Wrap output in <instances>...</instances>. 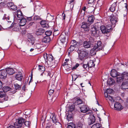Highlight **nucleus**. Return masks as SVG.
Masks as SVG:
<instances>
[{"instance_id": "16", "label": "nucleus", "mask_w": 128, "mask_h": 128, "mask_svg": "<svg viewBox=\"0 0 128 128\" xmlns=\"http://www.w3.org/2000/svg\"><path fill=\"white\" fill-rule=\"evenodd\" d=\"M105 96L106 98V100L108 101L109 100L112 102H114V100L111 96L108 95L107 94H106L105 93Z\"/></svg>"}, {"instance_id": "17", "label": "nucleus", "mask_w": 128, "mask_h": 128, "mask_svg": "<svg viewBox=\"0 0 128 128\" xmlns=\"http://www.w3.org/2000/svg\"><path fill=\"white\" fill-rule=\"evenodd\" d=\"M105 96L106 98V100L108 101L109 100L112 102H114V100L111 96L108 95L107 94H106L105 93Z\"/></svg>"}, {"instance_id": "12", "label": "nucleus", "mask_w": 128, "mask_h": 128, "mask_svg": "<svg viewBox=\"0 0 128 128\" xmlns=\"http://www.w3.org/2000/svg\"><path fill=\"white\" fill-rule=\"evenodd\" d=\"M74 102L76 105L80 104L82 103V100L79 98L76 97L73 99Z\"/></svg>"}, {"instance_id": "46", "label": "nucleus", "mask_w": 128, "mask_h": 128, "mask_svg": "<svg viewBox=\"0 0 128 128\" xmlns=\"http://www.w3.org/2000/svg\"><path fill=\"white\" fill-rule=\"evenodd\" d=\"M75 47H74L72 45H71L70 48L68 49V50L70 51V52H72L75 49Z\"/></svg>"}, {"instance_id": "52", "label": "nucleus", "mask_w": 128, "mask_h": 128, "mask_svg": "<svg viewBox=\"0 0 128 128\" xmlns=\"http://www.w3.org/2000/svg\"><path fill=\"white\" fill-rule=\"evenodd\" d=\"M17 8V6L14 4L10 8L13 10H16Z\"/></svg>"}, {"instance_id": "32", "label": "nucleus", "mask_w": 128, "mask_h": 128, "mask_svg": "<svg viewBox=\"0 0 128 128\" xmlns=\"http://www.w3.org/2000/svg\"><path fill=\"white\" fill-rule=\"evenodd\" d=\"M94 16L92 15L88 17V21L90 24H92L94 22Z\"/></svg>"}, {"instance_id": "34", "label": "nucleus", "mask_w": 128, "mask_h": 128, "mask_svg": "<svg viewBox=\"0 0 128 128\" xmlns=\"http://www.w3.org/2000/svg\"><path fill=\"white\" fill-rule=\"evenodd\" d=\"M37 67L38 70L41 72H44L45 70V67L43 66L39 65Z\"/></svg>"}, {"instance_id": "64", "label": "nucleus", "mask_w": 128, "mask_h": 128, "mask_svg": "<svg viewBox=\"0 0 128 128\" xmlns=\"http://www.w3.org/2000/svg\"><path fill=\"white\" fill-rule=\"evenodd\" d=\"M2 87V82L0 80V89Z\"/></svg>"}, {"instance_id": "26", "label": "nucleus", "mask_w": 128, "mask_h": 128, "mask_svg": "<svg viewBox=\"0 0 128 128\" xmlns=\"http://www.w3.org/2000/svg\"><path fill=\"white\" fill-rule=\"evenodd\" d=\"M122 77L125 80H128V72H123L121 74Z\"/></svg>"}, {"instance_id": "2", "label": "nucleus", "mask_w": 128, "mask_h": 128, "mask_svg": "<svg viewBox=\"0 0 128 128\" xmlns=\"http://www.w3.org/2000/svg\"><path fill=\"white\" fill-rule=\"evenodd\" d=\"M25 120L22 118H19L17 120L16 122L14 123V125L16 128H21L22 125L24 124Z\"/></svg>"}, {"instance_id": "47", "label": "nucleus", "mask_w": 128, "mask_h": 128, "mask_svg": "<svg viewBox=\"0 0 128 128\" xmlns=\"http://www.w3.org/2000/svg\"><path fill=\"white\" fill-rule=\"evenodd\" d=\"M113 90H112L111 89L109 88L108 89L106 90V94H111V93L113 92Z\"/></svg>"}, {"instance_id": "25", "label": "nucleus", "mask_w": 128, "mask_h": 128, "mask_svg": "<svg viewBox=\"0 0 128 128\" xmlns=\"http://www.w3.org/2000/svg\"><path fill=\"white\" fill-rule=\"evenodd\" d=\"M100 29L102 34H107L108 32L107 31L106 27L103 25L100 26Z\"/></svg>"}, {"instance_id": "18", "label": "nucleus", "mask_w": 128, "mask_h": 128, "mask_svg": "<svg viewBox=\"0 0 128 128\" xmlns=\"http://www.w3.org/2000/svg\"><path fill=\"white\" fill-rule=\"evenodd\" d=\"M91 45L90 43L88 41H84L83 44V47L85 48H90Z\"/></svg>"}, {"instance_id": "13", "label": "nucleus", "mask_w": 128, "mask_h": 128, "mask_svg": "<svg viewBox=\"0 0 128 128\" xmlns=\"http://www.w3.org/2000/svg\"><path fill=\"white\" fill-rule=\"evenodd\" d=\"M6 94L5 92L3 91H0V98H3V101L7 100L8 99V98L6 96Z\"/></svg>"}, {"instance_id": "63", "label": "nucleus", "mask_w": 128, "mask_h": 128, "mask_svg": "<svg viewBox=\"0 0 128 128\" xmlns=\"http://www.w3.org/2000/svg\"><path fill=\"white\" fill-rule=\"evenodd\" d=\"M108 82H110V84H112V78H110V79H109L108 80Z\"/></svg>"}, {"instance_id": "10", "label": "nucleus", "mask_w": 128, "mask_h": 128, "mask_svg": "<svg viewBox=\"0 0 128 128\" xmlns=\"http://www.w3.org/2000/svg\"><path fill=\"white\" fill-rule=\"evenodd\" d=\"M81 28H83L85 31L88 32L89 30V25L86 22L82 23Z\"/></svg>"}, {"instance_id": "8", "label": "nucleus", "mask_w": 128, "mask_h": 128, "mask_svg": "<svg viewBox=\"0 0 128 128\" xmlns=\"http://www.w3.org/2000/svg\"><path fill=\"white\" fill-rule=\"evenodd\" d=\"M95 121V117L93 114L90 115V117L88 120V123L89 125H90L94 122Z\"/></svg>"}, {"instance_id": "1", "label": "nucleus", "mask_w": 128, "mask_h": 128, "mask_svg": "<svg viewBox=\"0 0 128 128\" xmlns=\"http://www.w3.org/2000/svg\"><path fill=\"white\" fill-rule=\"evenodd\" d=\"M77 52L78 54V58L81 60L85 59L86 56L88 54V52L87 51L82 50H78Z\"/></svg>"}, {"instance_id": "31", "label": "nucleus", "mask_w": 128, "mask_h": 128, "mask_svg": "<svg viewBox=\"0 0 128 128\" xmlns=\"http://www.w3.org/2000/svg\"><path fill=\"white\" fill-rule=\"evenodd\" d=\"M71 43V45L76 48L78 46V44H79V42H76L75 40H72Z\"/></svg>"}, {"instance_id": "37", "label": "nucleus", "mask_w": 128, "mask_h": 128, "mask_svg": "<svg viewBox=\"0 0 128 128\" xmlns=\"http://www.w3.org/2000/svg\"><path fill=\"white\" fill-rule=\"evenodd\" d=\"M8 86H5L3 88L2 90L4 92H5L9 91L11 89Z\"/></svg>"}, {"instance_id": "9", "label": "nucleus", "mask_w": 128, "mask_h": 128, "mask_svg": "<svg viewBox=\"0 0 128 128\" xmlns=\"http://www.w3.org/2000/svg\"><path fill=\"white\" fill-rule=\"evenodd\" d=\"M23 77L22 73L21 72H18L16 75L15 78L16 79L19 81H21L23 79Z\"/></svg>"}, {"instance_id": "40", "label": "nucleus", "mask_w": 128, "mask_h": 128, "mask_svg": "<svg viewBox=\"0 0 128 128\" xmlns=\"http://www.w3.org/2000/svg\"><path fill=\"white\" fill-rule=\"evenodd\" d=\"M74 105L73 104H72L71 105V106H69V112H71V113L74 110Z\"/></svg>"}, {"instance_id": "51", "label": "nucleus", "mask_w": 128, "mask_h": 128, "mask_svg": "<svg viewBox=\"0 0 128 128\" xmlns=\"http://www.w3.org/2000/svg\"><path fill=\"white\" fill-rule=\"evenodd\" d=\"M24 124L26 126H30V121H24Z\"/></svg>"}, {"instance_id": "20", "label": "nucleus", "mask_w": 128, "mask_h": 128, "mask_svg": "<svg viewBox=\"0 0 128 128\" xmlns=\"http://www.w3.org/2000/svg\"><path fill=\"white\" fill-rule=\"evenodd\" d=\"M66 34H62L59 38L60 41L62 43H64L65 42L66 38Z\"/></svg>"}, {"instance_id": "36", "label": "nucleus", "mask_w": 128, "mask_h": 128, "mask_svg": "<svg viewBox=\"0 0 128 128\" xmlns=\"http://www.w3.org/2000/svg\"><path fill=\"white\" fill-rule=\"evenodd\" d=\"M101 125L99 123H96L92 125V128H101Z\"/></svg>"}, {"instance_id": "30", "label": "nucleus", "mask_w": 128, "mask_h": 128, "mask_svg": "<svg viewBox=\"0 0 128 128\" xmlns=\"http://www.w3.org/2000/svg\"><path fill=\"white\" fill-rule=\"evenodd\" d=\"M110 74L113 77H117L119 75L118 74L117 71L115 70H113L111 71Z\"/></svg>"}, {"instance_id": "61", "label": "nucleus", "mask_w": 128, "mask_h": 128, "mask_svg": "<svg viewBox=\"0 0 128 128\" xmlns=\"http://www.w3.org/2000/svg\"><path fill=\"white\" fill-rule=\"evenodd\" d=\"M86 112H87L86 114H90V115L92 114H91L92 113V110H89L88 109V110Z\"/></svg>"}, {"instance_id": "50", "label": "nucleus", "mask_w": 128, "mask_h": 128, "mask_svg": "<svg viewBox=\"0 0 128 128\" xmlns=\"http://www.w3.org/2000/svg\"><path fill=\"white\" fill-rule=\"evenodd\" d=\"M74 0H70V8H72L74 6Z\"/></svg>"}, {"instance_id": "56", "label": "nucleus", "mask_w": 128, "mask_h": 128, "mask_svg": "<svg viewBox=\"0 0 128 128\" xmlns=\"http://www.w3.org/2000/svg\"><path fill=\"white\" fill-rule=\"evenodd\" d=\"M79 66V64L77 63L72 68V70H74L76 69Z\"/></svg>"}, {"instance_id": "57", "label": "nucleus", "mask_w": 128, "mask_h": 128, "mask_svg": "<svg viewBox=\"0 0 128 128\" xmlns=\"http://www.w3.org/2000/svg\"><path fill=\"white\" fill-rule=\"evenodd\" d=\"M95 0H89L88 1V4H94V3L95 2Z\"/></svg>"}, {"instance_id": "45", "label": "nucleus", "mask_w": 128, "mask_h": 128, "mask_svg": "<svg viewBox=\"0 0 128 128\" xmlns=\"http://www.w3.org/2000/svg\"><path fill=\"white\" fill-rule=\"evenodd\" d=\"M82 124L80 122H79L77 124L76 128H82Z\"/></svg>"}, {"instance_id": "54", "label": "nucleus", "mask_w": 128, "mask_h": 128, "mask_svg": "<svg viewBox=\"0 0 128 128\" xmlns=\"http://www.w3.org/2000/svg\"><path fill=\"white\" fill-rule=\"evenodd\" d=\"M52 120L54 123H56L57 122V120L56 119L55 116H53L52 118Z\"/></svg>"}, {"instance_id": "23", "label": "nucleus", "mask_w": 128, "mask_h": 128, "mask_svg": "<svg viewBox=\"0 0 128 128\" xmlns=\"http://www.w3.org/2000/svg\"><path fill=\"white\" fill-rule=\"evenodd\" d=\"M50 40V36H46L44 37L42 40V42H43L46 43H48Z\"/></svg>"}, {"instance_id": "19", "label": "nucleus", "mask_w": 128, "mask_h": 128, "mask_svg": "<svg viewBox=\"0 0 128 128\" xmlns=\"http://www.w3.org/2000/svg\"><path fill=\"white\" fill-rule=\"evenodd\" d=\"M121 87L123 89H128V81L123 82L121 86Z\"/></svg>"}, {"instance_id": "48", "label": "nucleus", "mask_w": 128, "mask_h": 128, "mask_svg": "<svg viewBox=\"0 0 128 128\" xmlns=\"http://www.w3.org/2000/svg\"><path fill=\"white\" fill-rule=\"evenodd\" d=\"M34 20H40L42 19L40 17L38 16H36L34 17Z\"/></svg>"}, {"instance_id": "58", "label": "nucleus", "mask_w": 128, "mask_h": 128, "mask_svg": "<svg viewBox=\"0 0 128 128\" xmlns=\"http://www.w3.org/2000/svg\"><path fill=\"white\" fill-rule=\"evenodd\" d=\"M84 11L81 10L80 11V16H84V15L85 13Z\"/></svg>"}, {"instance_id": "11", "label": "nucleus", "mask_w": 128, "mask_h": 128, "mask_svg": "<svg viewBox=\"0 0 128 128\" xmlns=\"http://www.w3.org/2000/svg\"><path fill=\"white\" fill-rule=\"evenodd\" d=\"M28 40L30 42H31V43L32 45H33L34 43L35 38L32 36L30 34H28Z\"/></svg>"}, {"instance_id": "39", "label": "nucleus", "mask_w": 128, "mask_h": 128, "mask_svg": "<svg viewBox=\"0 0 128 128\" xmlns=\"http://www.w3.org/2000/svg\"><path fill=\"white\" fill-rule=\"evenodd\" d=\"M75 124L72 122H70L68 124V128H75Z\"/></svg>"}, {"instance_id": "21", "label": "nucleus", "mask_w": 128, "mask_h": 128, "mask_svg": "<svg viewBox=\"0 0 128 128\" xmlns=\"http://www.w3.org/2000/svg\"><path fill=\"white\" fill-rule=\"evenodd\" d=\"M17 20H20L23 17L22 14L20 10H18L17 12Z\"/></svg>"}, {"instance_id": "55", "label": "nucleus", "mask_w": 128, "mask_h": 128, "mask_svg": "<svg viewBox=\"0 0 128 128\" xmlns=\"http://www.w3.org/2000/svg\"><path fill=\"white\" fill-rule=\"evenodd\" d=\"M83 67L86 70H87V68H88V65L87 64H83L82 65Z\"/></svg>"}, {"instance_id": "33", "label": "nucleus", "mask_w": 128, "mask_h": 128, "mask_svg": "<svg viewBox=\"0 0 128 128\" xmlns=\"http://www.w3.org/2000/svg\"><path fill=\"white\" fill-rule=\"evenodd\" d=\"M88 68H89L94 67L95 65L94 61L92 60H89L88 62Z\"/></svg>"}, {"instance_id": "22", "label": "nucleus", "mask_w": 128, "mask_h": 128, "mask_svg": "<svg viewBox=\"0 0 128 128\" xmlns=\"http://www.w3.org/2000/svg\"><path fill=\"white\" fill-rule=\"evenodd\" d=\"M117 18L115 16H111L110 19V22L112 25L115 24L117 22Z\"/></svg>"}, {"instance_id": "38", "label": "nucleus", "mask_w": 128, "mask_h": 128, "mask_svg": "<svg viewBox=\"0 0 128 128\" xmlns=\"http://www.w3.org/2000/svg\"><path fill=\"white\" fill-rule=\"evenodd\" d=\"M15 89L16 90H19L21 89V86L18 84H15L14 85Z\"/></svg>"}, {"instance_id": "35", "label": "nucleus", "mask_w": 128, "mask_h": 128, "mask_svg": "<svg viewBox=\"0 0 128 128\" xmlns=\"http://www.w3.org/2000/svg\"><path fill=\"white\" fill-rule=\"evenodd\" d=\"M106 27L108 33L110 32L112 30V26L110 24H108V25H106Z\"/></svg>"}, {"instance_id": "41", "label": "nucleus", "mask_w": 128, "mask_h": 128, "mask_svg": "<svg viewBox=\"0 0 128 128\" xmlns=\"http://www.w3.org/2000/svg\"><path fill=\"white\" fill-rule=\"evenodd\" d=\"M60 32L58 29H55L54 32V35L55 36H57L59 33Z\"/></svg>"}, {"instance_id": "28", "label": "nucleus", "mask_w": 128, "mask_h": 128, "mask_svg": "<svg viewBox=\"0 0 128 128\" xmlns=\"http://www.w3.org/2000/svg\"><path fill=\"white\" fill-rule=\"evenodd\" d=\"M20 20V21L19 22L20 23V25L22 26H24L26 24V20L24 18H23L22 17L21 19H20V20Z\"/></svg>"}, {"instance_id": "42", "label": "nucleus", "mask_w": 128, "mask_h": 128, "mask_svg": "<svg viewBox=\"0 0 128 128\" xmlns=\"http://www.w3.org/2000/svg\"><path fill=\"white\" fill-rule=\"evenodd\" d=\"M46 22L44 20H42L40 21V24L43 27H46Z\"/></svg>"}, {"instance_id": "49", "label": "nucleus", "mask_w": 128, "mask_h": 128, "mask_svg": "<svg viewBox=\"0 0 128 128\" xmlns=\"http://www.w3.org/2000/svg\"><path fill=\"white\" fill-rule=\"evenodd\" d=\"M52 34V32L50 31H47L45 32V34L46 36H49L51 35Z\"/></svg>"}, {"instance_id": "7", "label": "nucleus", "mask_w": 128, "mask_h": 128, "mask_svg": "<svg viewBox=\"0 0 128 128\" xmlns=\"http://www.w3.org/2000/svg\"><path fill=\"white\" fill-rule=\"evenodd\" d=\"M7 74L5 70H0V78L4 79L7 77Z\"/></svg>"}, {"instance_id": "62", "label": "nucleus", "mask_w": 128, "mask_h": 128, "mask_svg": "<svg viewBox=\"0 0 128 128\" xmlns=\"http://www.w3.org/2000/svg\"><path fill=\"white\" fill-rule=\"evenodd\" d=\"M7 128H16L15 126H13V125H10L8 126Z\"/></svg>"}, {"instance_id": "53", "label": "nucleus", "mask_w": 128, "mask_h": 128, "mask_svg": "<svg viewBox=\"0 0 128 128\" xmlns=\"http://www.w3.org/2000/svg\"><path fill=\"white\" fill-rule=\"evenodd\" d=\"M13 4L14 3L12 2H9L7 4V5L8 7L10 8H11L12 6V5H13Z\"/></svg>"}, {"instance_id": "60", "label": "nucleus", "mask_w": 128, "mask_h": 128, "mask_svg": "<svg viewBox=\"0 0 128 128\" xmlns=\"http://www.w3.org/2000/svg\"><path fill=\"white\" fill-rule=\"evenodd\" d=\"M54 92V90H50L48 92V94L50 95H52Z\"/></svg>"}, {"instance_id": "6", "label": "nucleus", "mask_w": 128, "mask_h": 128, "mask_svg": "<svg viewBox=\"0 0 128 128\" xmlns=\"http://www.w3.org/2000/svg\"><path fill=\"white\" fill-rule=\"evenodd\" d=\"M44 57L45 60L51 62L53 60L54 58L52 54H48L47 53H45L44 54Z\"/></svg>"}, {"instance_id": "27", "label": "nucleus", "mask_w": 128, "mask_h": 128, "mask_svg": "<svg viewBox=\"0 0 128 128\" xmlns=\"http://www.w3.org/2000/svg\"><path fill=\"white\" fill-rule=\"evenodd\" d=\"M123 78L122 77L121 74H119L116 77L117 80L116 82H122L124 80Z\"/></svg>"}, {"instance_id": "15", "label": "nucleus", "mask_w": 128, "mask_h": 128, "mask_svg": "<svg viewBox=\"0 0 128 128\" xmlns=\"http://www.w3.org/2000/svg\"><path fill=\"white\" fill-rule=\"evenodd\" d=\"M45 32L44 30L42 28H39L36 30L35 32L36 34L38 36L41 35Z\"/></svg>"}, {"instance_id": "24", "label": "nucleus", "mask_w": 128, "mask_h": 128, "mask_svg": "<svg viewBox=\"0 0 128 128\" xmlns=\"http://www.w3.org/2000/svg\"><path fill=\"white\" fill-rule=\"evenodd\" d=\"M80 108L81 112L83 113H86L88 110L86 106L85 105L80 107Z\"/></svg>"}, {"instance_id": "29", "label": "nucleus", "mask_w": 128, "mask_h": 128, "mask_svg": "<svg viewBox=\"0 0 128 128\" xmlns=\"http://www.w3.org/2000/svg\"><path fill=\"white\" fill-rule=\"evenodd\" d=\"M116 3L114 2L113 3L111 6V7L110 8V10L111 12H114L116 8Z\"/></svg>"}, {"instance_id": "14", "label": "nucleus", "mask_w": 128, "mask_h": 128, "mask_svg": "<svg viewBox=\"0 0 128 128\" xmlns=\"http://www.w3.org/2000/svg\"><path fill=\"white\" fill-rule=\"evenodd\" d=\"M5 70L6 71L7 74H9L12 75L15 72L14 70L12 68H6Z\"/></svg>"}, {"instance_id": "43", "label": "nucleus", "mask_w": 128, "mask_h": 128, "mask_svg": "<svg viewBox=\"0 0 128 128\" xmlns=\"http://www.w3.org/2000/svg\"><path fill=\"white\" fill-rule=\"evenodd\" d=\"M67 118L68 121H70L72 120L73 118H72V113H71V114H68L67 116Z\"/></svg>"}, {"instance_id": "3", "label": "nucleus", "mask_w": 128, "mask_h": 128, "mask_svg": "<svg viewBox=\"0 0 128 128\" xmlns=\"http://www.w3.org/2000/svg\"><path fill=\"white\" fill-rule=\"evenodd\" d=\"M98 23H96L92 26L91 30L92 34L94 36H96L97 34V32L98 31V28H99Z\"/></svg>"}, {"instance_id": "59", "label": "nucleus", "mask_w": 128, "mask_h": 128, "mask_svg": "<svg viewBox=\"0 0 128 128\" xmlns=\"http://www.w3.org/2000/svg\"><path fill=\"white\" fill-rule=\"evenodd\" d=\"M40 46V44H34V48L35 49L39 48L38 46Z\"/></svg>"}, {"instance_id": "4", "label": "nucleus", "mask_w": 128, "mask_h": 128, "mask_svg": "<svg viewBox=\"0 0 128 128\" xmlns=\"http://www.w3.org/2000/svg\"><path fill=\"white\" fill-rule=\"evenodd\" d=\"M102 46L101 42L100 40L97 41L96 43L94 46L93 49L90 51V52H92L94 50L96 51L100 50H102Z\"/></svg>"}, {"instance_id": "5", "label": "nucleus", "mask_w": 128, "mask_h": 128, "mask_svg": "<svg viewBox=\"0 0 128 128\" xmlns=\"http://www.w3.org/2000/svg\"><path fill=\"white\" fill-rule=\"evenodd\" d=\"M114 108L115 110H117L118 111H120L124 108V107L122 106L120 104L119 102L115 103L114 104Z\"/></svg>"}, {"instance_id": "44", "label": "nucleus", "mask_w": 128, "mask_h": 128, "mask_svg": "<svg viewBox=\"0 0 128 128\" xmlns=\"http://www.w3.org/2000/svg\"><path fill=\"white\" fill-rule=\"evenodd\" d=\"M88 42L90 43L92 45L93 43H94V39L93 38L90 37L89 38Z\"/></svg>"}]
</instances>
